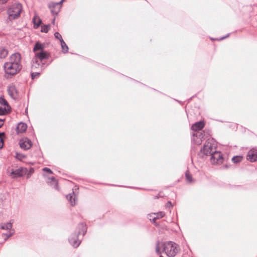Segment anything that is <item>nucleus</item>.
I'll use <instances>...</instances> for the list:
<instances>
[{
	"label": "nucleus",
	"mask_w": 257,
	"mask_h": 257,
	"mask_svg": "<svg viewBox=\"0 0 257 257\" xmlns=\"http://www.w3.org/2000/svg\"><path fill=\"white\" fill-rule=\"evenodd\" d=\"M179 250V245L172 241H158L156 245V252L158 254L165 252L168 257H174Z\"/></svg>",
	"instance_id": "nucleus-1"
},
{
	"label": "nucleus",
	"mask_w": 257,
	"mask_h": 257,
	"mask_svg": "<svg viewBox=\"0 0 257 257\" xmlns=\"http://www.w3.org/2000/svg\"><path fill=\"white\" fill-rule=\"evenodd\" d=\"M49 54L48 52L42 51L35 53V56L32 60V68L33 70L40 69H43L45 63L43 61L48 59Z\"/></svg>",
	"instance_id": "nucleus-2"
},
{
	"label": "nucleus",
	"mask_w": 257,
	"mask_h": 257,
	"mask_svg": "<svg viewBox=\"0 0 257 257\" xmlns=\"http://www.w3.org/2000/svg\"><path fill=\"white\" fill-rule=\"evenodd\" d=\"M78 234H73L69 238L70 243L74 247H77L81 242V241L78 239V235L82 233L84 235L87 231L86 225L83 223H81L78 225Z\"/></svg>",
	"instance_id": "nucleus-3"
},
{
	"label": "nucleus",
	"mask_w": 257,
	"mask_h": 257,
	"mask_svg": "<svg viewBox=\"0 0 257 257\" xmlns=\"http://www.w3.org/2000/svg\"><path fill=\"white\" fill-rule=\"evenodd\" d=\"M216 143L212 139L207 140L201 152L205 155H212L216 151Z\"/></svg>",
	"instance_id": "nucleus-4"
},
{
	"label": "nucleus",
	"mask_w": 257,
	"mask_h": 257,
	"mask_svg": "<svg viewBox=\"0 0 257 257\" xmlns=\"http://www.w3.org/2000/svg\"><path fill=\"white\" fill-rule=\"evenodd\" d=\"M22 10V7L20 4H15L12 5L7 12L9 19L12 20L18 18Z\"/></svg>",
	"instance_id": "nucleus-5"
},
{
	"label": "nucleus",
	"mask_w": 257,
	"mask_h": 257,
	"mask_svg": "<svg viewBox=\"0 0 257 257\" xmlns=\"http://www.w3.org/2000/svg\"><path fill=\"white\" fill-rule=\"evenodd\" d=\"M4 70L6 73L11 75H14L18 73L22 68L16 66L14 64L7 62L4 64Z\"/></svg>",
	"instance_id": "nucleus-6"
},
{
	"label": "nucleus",
	"mask_w": 257,
	"mask_h": 257,
	"mask_svg": "<svg viewBox=\"0 0 257 257\" xmlns=\"http://www.w3.org/2000/svg\"><path fill=\"white\" fill-rule=\"evenodd\" d=\"M9 62L14 64L16 66L22 68L21 64V55L19 53H15L13 54L9 58Z\"/></svg>",
	"instance_id": "nucleus-7"
},
{
	"label": "nucleus",
	"mask_w": 257,
	"mask_h": 257,
	"mask_svg": "<svg viewBox=\"0 0 257 257\" xmlns=\"http://www.w3.org/2000/svg\"><path fill=\"white\" fill-rule=\"evenodd\" d=\"M223 158L220 152L215 151L211 155L210 161L212 164H220L223 162Z\"/></svg>",
	"instance_id": "nucleus-8"
},
{
	"label": "nucleus",
	"mask_w": 257,
	"mask_h": 257,
	"mask_svg": "<svg viewBox=\"0 0 257 257\" xmlns=\"http://www.w3.org/2000/svg\"><path fill=\"white\" fill-rule=\"evenodd\" d=\"M65 0H61L59 3H51L49 5V7L51 10V12L53 14H58L59 12L60 11V9L61 6L62 4Z\"/></svg>",
	"instance_id": "nucleus-9"
},
{
	"label": "nucleus",
	"mask_w": 257,
	"mask_h": 257,
	"mask_svg": "<svg viewBox=\"0 0 257 257\" xmlns=\"http://www.w3.org/2000/svg\"><path fill=\"white\" fill-rule=\"evenodd\" d=\"M28 170L25 168H19L15 170H13L11 173V175L12 178H15L23 176L27 173Z\"/></svg>",
	"instance_id": "nucleus-10"
},
{
	"label": "nucleus",
	"mask_w": 257,
	"mask_h": 257,
	"mask_svg": "<svg viewBox=\"0 0 257 257\" xmlns=\"http://www.w3.org/2000/svg\"><path fill=\"white\" fill-rule=\"evenodd\" d=\"M8 91L9 95L14 99H16L18 97V91L14 85H11L8 88Z\"/></svg>",
	"instance_id": "nucleus-11"
},
{
	"label": "nucleus",
	"mask_w": 257,
	"mask_h": 257,
	"mask_svg": "<svg viewBox=\"0 0 257 257\" xmlns=\"http://www.w3.org/2000/svg\"><path fill=\"white\" fill-rule=\"evenodd\" d=\"M19 144L20 147L25 150H29L32 146L31 141L28 138L21 139Z\"/></svg>",
	"instance_id": "nucleus-12"
},
{
	"label": "nucleus",
	"mask_w": 257,
	"mask_h": 257,
	"mask_svg": "<svg viewBox=\"0 0 257 257\" xmlns=\"http://www.w3.org/2000/svg\"><path fill=\"white\" fill-rule=\"evenodd\" d=\"M246 159L250 162H253L257 160V150H250L247 153Z\"/></svg>",
	"instance_id": "nucleus-13"
},
{
	"label": "nucleus",
	"mask_w": 257,
	"mask_h": 257,
	"mask_svg": "<svg viewBox=\"0 0 257 257\" xmlns=\"http://www.w3.org/2000/svg\"><path fill=\"white\" fill-rule=\"evenodd\" d=\"M203 137L201 133H194L192 135V140L195 144L199 145L202 142Z\"/></svg>",
	"instance_id": "nucleus-14"
},
{
	"label": "nucleus",
	"mask_w": 257,
	"mask_h": 257,
	"mask_svg": "<svg viewBox=\"0 0 257 257\" xmlns=\"http://www.w3.org/2000/svg\"><path fill=\"white\" fill-rule=\"evenodd\" d=\"M66 198L69 201L71 206H74L76 204L77 197L76 194L73 191L66 196Z\"/></svg>",
	"instance_id": "nucleus-15"
},
{
	"label": "nucleus",
	"mask_w": 257,
	"mask_h": 257,
	"mask_svg": "<svg viewBox=\"0 0 257 257\" xmlns=\"http://www.w3.org/2000/svg\"><path fill=\"white\" fill-rule=\"evenodd\" d=\"M204 126V122L203 121H199L193 124L191 128L194 131H198L201 130Z\"/></svg>",
	"instance_id": "nucleus-16"
},
{
	"label": "nucleus",
	"mask_w": 257,
	"mask_h": 257,
	"mask_svg": "<svg viewBox=\"0 0 257 257\" xmlns=\"http://www.w3.org/2000/svg\"><path fill=\"white\" fill-rule=\"evenodd\" d=\"M27 128V125L25 123L20 122L18 123L16 128V131L17 134L24 133Z\"/></svg>",
	"instance_id": "nucleus-17"
},
{
	"label": "nucleus",
	"mask_w": 257,
	"mask_h": 257,
	"mask_svg": "<svg viewBox=\"0 0 257 257\" xmlns=\"http://www.w3.org/2000/svg\"><path fill=\"white\" fill-rule=\"evenodd\" d=\"M45 48V44L41 43L39 42H37L34 47L33 52L34 53L44 51Z\"/></svg>",
	"instance_id": "nucleus-18"
},
{
	"label": "nucleus",
	"mask_w": 257,
	"mask_h": 257,
	"mask_svg": "<svg viewBox=\"0 0 257 257\" xmlns=\"http://www.w3.org/2000/svg\"><path fill=\"white\" fill-rule=\"evenodd\" d=\"M0 104L3 105L4 108L7 109V111H11V107L7 101L3 97H0Z\"/></svg>",
	"instance_id": "nucleus-19"
},
{
	"label": "nucleus",
	"mask_w": 257,
	"mask_h": 257,
	"mask_svg": "<svg viewBox=\"0 0 257 257\" xmlns=\"http://www.w3.org/2000/svg\"><path fill=\"white\" fill-rule=\"evenodd\" d=\"M9 51L7 49L4 47H0V58L4 59L8 55Z\"/></svg>",
	"instance_id": "nucleus-20"
},
{
	"label": "nucleus",
	"mask_w": 257,
	"mask_h": 257,
	"mask_svg": "<svg viewBox=\"0 0 257 257\" xmlns=\"http://www.w3.org/2000/svg\"><path fill=\"white\" fill-rule=\"evenodd\" d=\"M33 21L34 24V27L35 28H37L38 27H39L42 23L41 20L39 17L37 16H35L33 19Z\"/></svg>",
	"instance_id": "nucleus-21"
},
{
	"label": "nucleus",
	"mask_w": 257,
	"mask_h": 257,
	"mask_svg": "<svg viewBox=\"0 0 257 257\" xmlns=\"http://www.w3.org/2000/svg\"><path fill=\"white\" fill-rule=\"evenodd\" d=\"M60 44H61V48L62 49V51L64 53L68 52V47L63 40H61V41L60 42Z\"/></svg>",
	"instance_id": "nucleus-22"
},
{
	"label": "nucleus",
	"mask_w": 257,
	"mask_h": 257,
	"mask_svg": "<svg viewBox=\"0 0 257 257\" xmlns=\"http://www.w3.org/2000/svg\"><path fill=\"white\" fill-rule=\"evenodd\" d=\"M12 227V224L10 222L2 224L1 225V228L4 230H9Z\"/></svg>",
	"instance_id": "nucleus-23"
},
{
	"label": "nucleus",
	"mask_w": 257,
	"mask_h": 257,
	"mask_svg": "<svg viewBox=\"0 0 257 257\" xmlns=\"http://www.w3.org/2000/svg\"><path fill=\"white\" fill-rule=\"evenodd\" d=\"M165 214V212H162V211L158 212L157 213H154V215H155V216L153 218V219L154 220H155L156 219L162 218L164 216Z\"/></svg>",
	"instance_id": "nucleus-24"
},
{
	"label": "nucleus",
	"mask_w": 257,
	"mask_h": 257,
	"mask_svg": "<svg viewBox=\"0 0 257 257\" xmlns=\"http://www.w3.org/2000/svg\"><path fill=\"white\" fill-rule=\"evenodd\" d=\"M50 25H43L41 28V32L43 33H47L50 30Z\"/></svg>",
	"instance_id": "nucleus-25"
},
{
	"label": "nucleus",
	"mask_w": 257,
	"mask_h": 257,
	"mask_svg": "<svg viewBox=\"0 0 257 257\" xmlns=\"http://www.w3.org/2000/svg\"><path fill=\"white\" fill-rule=\"evenodd\" d=\"M242 160V157L240 156H235L233 157L232 159V161L234 163H237L238 162H240Z\"/></svg>",
	"instance_id": "nucleus-26"
},
{
	"label": "nucleus",
	"mask_w": 257,
	"mask_h": 257,
	"mask_svg": "<svg viewBox=\"0 0 257 257\" xmlns=\"http://www.w3.org/2000/svg\"><path fill=\"white\" fill-rule=\"evenodd\" d=\"M185 176L186 180L188 182L191 183L192 182V176L190 174L188 171L186 172Z\"/></svg>",
	"instance_id": "nucleus-27"
},
{
	"label": "nucleus",
	"mask_w": 257,
	"mask_h": 257,
	"mask_svg": "<svg viewBox=\"0 0 257 257\" xmlns=\"http://www.w3.org/2000/svg\"><path fill=\"white\" fill-rule=\"evenodd\" d=\"M16 157L18 160H22L26 158V156L22 154L16 153Z\"/></svg>",
	"instance_id": "nucleus-28"
},
{
	"label": "nucleus",
	"mask_w": 257,
	"mask_h": 257,
	"mask_svg": "<svg viewBox=\"0 0 257 257\" xmlns=\"http://www.w3.org/2000/svg\"><path fill=\"white\" fill-rule=\"evenodd\" d=\"M10 111H7V109L4 107L3 108L0 107V115H5L10 112Z\"/></svg>",
	"instance_id": "nucleus-29"
},
{
	"label": "nucleus",
	"mask_w": 257,
	"mask_h": 257,
	"mask_svg": "<svg viewBox=\"0 0 257 257\" xmlns=\"http://www.w3.org/2000/svg\"><path fill=\"white\" fill-rule=\"evenodd\" d=\"M4 135V133H0V149H1L4 146V140L2 136Z\"/></svg>",
	"instance_id": "nucleus-30"
},
{
	"label": "nucleus",
	"mask_w": 257,
	"mask_h": 257,
	"mask_svg": "<svg viewBox=\"0 0 257 257\" xmlns=\"http://www.w3.org/2000/svg\"><path fill=\"white\" fill-rule=\"evenodd\" d=\"M54 36L56 39H59L60 42L61 41V40H63L61 34L58 32H55L54 34Z\"/></svg>",
	"instance_id": "nucleus-31"
},
{
	"label": "nucleus",
	"mask_w": 257,
	"mask_h": 257,
	"mask_svg": "<svg viewBox=\"0 0 257 257\" xmlns=\"http://www.w3.org/2000/svg\"><path fill=\"white\" fill-rule=\"evenodd\" d=\"M50 179L55 182L56 183V184H55V186H54V188L56 189H58V184L57 183V182H56V179L54 178V177H52L51 178H50Z\"/></svg>",
	"instance_id": "nucleus-32"
},
{
	"label": "nucleus",
	"mask_w": 257,
	"mask_h": 257,
	"mask_svg": "<svg viewBox=\"0 0 257 257\" xmlns=\"http://www.w3.org/2000/svg\"><path fill=\"white\" fill-rule=\"evenodd\" d=\"M40 74V72H33V73H32L31 74V76H32V79H34L35 77H36V76L39 75Z\"/></svg>",
	"instance_id": "nucleus-33"
},
{
	"label": "nucleus",
	"mask_w": 257,
	"mask_h": 257,
	"mask_svg": "<svg viewBox=\"0 0 257 257\" xmlns=\"http://www.w3.org/2000/svg\"><path fill=\"white\" fill-rule=\"evenodd\" d=\"M43 170L44 171H46V172H48L49 173H50V174H52L53 173L51 169H49L48 168H44L43 169Z\"/></svg>",
	"instance_id": "nucleus-34"
},
{
	"label": "nucleus",
	"mask_w": 257,
	"mask_h": 257,
	"mask_svg": "<svg viewBox=\"0 0 257 257\" xmlns=\"http://www.w3.org/2000/svg\"><path fill=\"white\" fill-rule=\"evenodd\" d=\"M11 235H12L11 233H6V234H3L4 238L5 240H6L7 238H8Z\"/></svg>",
	"instance_id": "nucleus-35"
},
{
	"label": "nucleus",
	"mask_w": 257,
	"mask_h": 257,
	"mask_svg": "<svg viewBox=\"0 0 257 257\" xmlns=\"http://www.w3.org/2000/svg\"><path fill=\"white\" fill-rule=\"evenodd\" d=\"M8 0H0V4H4L7 2Z\"/></svg>",
	"instance_id": "nucleus-36"
},
{
	"label": "nucleus",
	"mask_w": 257,
	"mask_h": 257,
	"mask_svg": "<svg viewBox=\"0 0 257 257\" xmlns=\"http://www.w3.org/2000/svg\"><path fill=\"white\" fill-rule=\"evenodd\" d=\"M170 206H172V204L170 201H169V202H168V203L167 204V207H170Z\"/></svg>",
	"instance_id": "nucleus-37"
},
{
	"label": "nucleus",
	"mask_w": 257,
	"mask_h": 257,
	"mask_svg": "<svg viewBox=\"0 0 257 257\" xmlns=\"http://www.w3.org/2000/svg\"><path fill=\"white\" fill-rule=\"evenodd\" d=\"M3 124H4L3 120L0 119V128L3 125Z\"/></svg>",
	"instance_id": "nucleus-38"
},
{
	"label": "nucleus",
	"mask_w": 257,
	"mask_h": 257,
	"mask_svg": "<svg viewBox=\"0 0 257 257\" xmlns=\"http://www.w3.org/2000/svg\"><path fill=\"white\" fill-rule=\"evenodd\" d=\"M34 169H33V168H31L30 169V170L29 173H30V174H32L33 173H34Z\"/></svg>",
	"instance_id": "nucleus-39"
},
{
	"label": "nucleus",
	"mask_w": 257,
	"mask_h": 257,
	"mask_svg": "<svg viewBox=\"0 0 257 257\" xmlns=\"http://www.w3.org/2000/svg\"><path fill=\"white\" fill-rule=\"evenodd\" d=\"M228 36H229V34H228V35H227L226 36H225V37H222V38H221L219 39V40H223L224 39H225V38L227 37Z\"/></svg>",
	"instance_id": "nucleus-40"
},
{
	"label": "nucleus",
	"mask_w": 257,
	"mask_h": 257,
	"mask_svg": "<svg viewBox=\"0 0 257 257\" xmlns=\"http://www.w3.org/2000/svg\"><path fill=\"white\" fill-rule=\"evenodd\" d=\"M31 174H30V173H29L27 174V178H29L31 176Z\"/></svg>",
	"instance_id": "nucleus-41"
},
{
	"label": "nucleus",
	"mask_w": 257,
	"mask_h": 257,
	"mask_svg": "<svg viewBox=\"0 0 257 257\" xmlns=\"http://www.w3.org/2000/svg\"><path fill=\"white\" fill-rule=\"evenodd\" d=\"M53 9H54V10H57V7H54Z\"/></svg>",
	"instance_id": "nucleus-42"
},
{
	"label": "nucleus",
	"mask_w": 257,
	"mask_h": 257,
	"mask_svg": "<svg viewBox=\"0 0 257 257\" xmlns=\"http://www.w3.org/2000/svg\"><path fill=\"white\" fill-rule=\"evenodd\" d=\"M53 22V23H55V19H54V20H53V22Z\"/></svg>",
	"instance_id": "nucleus-43"
},
{
	"label": "nucleus",
	"mask_w": 257,
	"mask_h": 257,
	"mask_svg": "<svg viewBox=\"0 0 257 257\" xmlns=\"http://www.w3.org/2000/svg\"><path fill=\"white\" fill-rule=\"evenodd\" d=\"M160 257H164V256H163L162 255H160Z\"/></svg>",
	"instance_id": "nucleus-44"
}]
</instances>
